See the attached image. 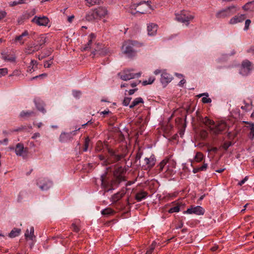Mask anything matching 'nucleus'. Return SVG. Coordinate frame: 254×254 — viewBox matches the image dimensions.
<instances>
[{"label": "nucleus", "instance_id": "1", "mask_svg": "<svg viewBox=\"0 0 254 254\" xmlns=\"http://www.w3.org/2000/svg\"><path fill=\"white\" fill-rule=\"evenodd\" d=\"M123 180L124 177L120 173V169L114 172L113 177L111 179L107 176V172L100 178L102 186L105 189V192L113 190L114 186H118Z\"/></svg>", "mask_w": 254, "mask_h": 254}, {"label": "nucleus", "instance_id": "2", "mask_svg": "<svg viewBox=\"0 0 254 254\" xmlns=\"http://www.w3.org/2000/svg\"><path fill=\"white\" fill-rule=\"evenodd\" d=\"M199 120L201 123L206 126L208 127L211 132L215 135L221 133L227 127V125L225 123L220 122L215 125L213 121L210 120L207 117L205 118L201 117Z\"/></svg>", "mask_w": 254, "mask_h": 254}, {"label": "nucleus", "instance_id": "3", "mask_svg": "<svg viewBox=\"0 0 254 254\" xmlns=\"http://www.w3.org/2000/svg\"><path fill=\"white\" fill-rule=\"evenodd\" d=\"M108 155L106 157L103 155H99L98 157L100 161H102L103 166H108V165L115 163L124 157L122 154H117L116 151L112 149L107 148Z\"/></svg>", "mask_w": 254, "mask_h": 254}, {"label": "nucleus", "instance_id": "4", "mask_svg": "<svg viewBox=\"0 0 254 254\" xmlns=\"http://www.w3.org/2000/svg\"><path fill=\"white\" fill-rule=\"evenodd\" d=\"M141 46V44L135 41H125L122 47V53L128 58L134 56L136 53V48Z\"/></svg>", "mask_w": 254, "mask_h": 254}, {"label": "nucleus", "instance_id": "5", "mask_svg": "<svg viewBox=\"0 0 254 254\" xmlns=\"http://www.w3.org/2000/svg\"><path fill=\"white\" fill-rule=\"evenodd\" d=\"M151 8L150 2L142 1L138 3H134L130 7V12L132 15L136 13L143 14Z\"/></svg>", "mask_w": 254, "mask_h": 254}, {"label": "nucleus", "instance_id": "6", "mask_svg": "<svg viewBox=\"0 0 254 254\" xmlns=\"http://www.w3.org/2000/svg\"><path fill=\"white\" fill-rule=\"evenodd\" d=\"M46 38L44 35H41L37 38L36 43L27 45V47L25 50V53L27 54H31L39 51L43 48V45L46 42Z\"/></svg>", "mask_w": 254, "mask_h": 254}, {"label": "nucleus", "instance_id": "7", "mask_svg": "<svg viewBox=\"0 0 254 254\" xmlns=\"http://www.w3.org/2000/svg\"><path fill=\"white\" fill-rule=\"evenodd\" d=\"M238 10V8L236 6L233 5H231L218 11L216 13V17L218 18L228 17L236 13Z\"/></svg>", "mask_w": 254, "mask_h": 254}, {"label": "nucleus", "instance_id": "8", "mask_svg": "<svg viewBox=\"0 0 254 254\" xmlns=\"http://www.w3.org/2000/svg\"><path fill=\"white\" fill-rule=\"evenodd\" d=\"M194 18L189 11L183 10L180 13L176 14V19L180 22L185 23L186 25H188L190 22Z\"/></svg>", "mask_w": 254, "mask_h": 254}, {"label": "nucleus", "instance_id": "9", "mask_svg": "<svg viewBox=\"0 0 254 254\" xmlns=\"http://www.w3.org/2000/svg\"><path fill=\"white\" fill-rule=\"evenodd\" d=\"M132 69L124 70L118 74V75L123 80L127 81L131 79L138 78L140 76L141 73H132Z\"/></svg>", "mask_w": 254, "mask_h": 254}, {"label": "nucleus", "instance_id": "10", "mask_svg": "<svg viewBox=\"0 0 254 254\" xmlns=\"http://www.w3.org/2000/svg\"><path fill=\"white\" fill-rule=\"evenodd\" d=\"M168 163L169 165L166 167V172L168 175H171L174 174V168H175L174 164L168 162L167 160L164 159L162 160L160 164L158 165L157 167L159 168V172L163 171V169L165 168V166Z\"/></svg>", "mask_w": 254, "mask_h": 254}, {"label": "nucleus", "instance_id": "11", "mask_svg": "<svg viewBox=\"0 0 254 254\" xmlns=\"http://www.w3.org/2000/svg\"><path fill=\"white\" fill-rule=\"evenodd\" d=\"M252 69V63L248 60H245L242 63L239 73L243 76H247L251 73Z\"/></svg>", "mask_w": 254, "mask_h": 254}, {"label": "nucleus", "instance_id": "12", "mask_svg": "<svg viewBox=\"0 0 254 254\" xmlns=\"http://www.w3.org/2000/svg\"><path fill=\"white\" fill-rule=\"evenodd\" d=\"M37 185L42 190H49L53 185L52 182L47 178H39L37 181Z\"/></svg>", "mask_w": 254, "mask_h": 254}, {"label": "nucleus", "instance_id": "13", "mask_svg": "<svg viewBox=\"0 0 254 254\" xmlns=\"http://www.w3.org/2000/svg\"><path fill=\"white\" fill-rule=\"evenodd\" d=\"M204 212V209L200 206H191L190 208L187 209V210L184 212V213L190 214H194L197 215H203Z\"/></svg>", "mask_w": 254, "mask_h": 254}, {"label": "nucleus", "instance_id": "14", "mask_svg": "<svg viewBox=\"0 0 254 254\" xmlns=\"http://www.w3.org/2000/svg\"><path fill=\"white\" fill-rule=\"evenodd\" d=\"M173 79L171 75L167 73L165 70L162 72L160 78V81L164 87H165L169 83H170Z\"/></svg>", "mask_w": 254, "mask_h": 254}, {"label": "nucleus", "instance_id": "15", "mask_svg": "<svg viewBox=\"0 0 254 254\" xmlns=\"http://www.w3.org/2000/svg\"><path fill=\"white\" fill-rule=\"evenodd\" d=\"M32 21L36 23L39 26H47L49 22V19L46 16L37 17L35 16Z\"/></svg>", "mask_w": 254, "mask_h": 254}, {"label": "nucleus", "instance_id": "16", "mask_svg": "<svg viewBox=\"0 0 254 254\" xmlns=\"http://www.w3.org/2000/svg\"><path fill=\"white\" fill-rule=\"evenodd\" d=\"M35 116V112L32 110H23L19 114L20 117L25 120Z\"/></svg>", "mask_w": 254, "mask_h": 254}, {"label": "nucleus", "instance_id": "17", "mask_svg": "<svg viewBox=\"0 0 254 254\" xmlns=\"http://www.w3.org/2000/svg\"><path fill=\"white\" fill-rule=\"evenodd\" d=\"M29 36V32L27 30L24 31L21 35L16 36L14 38L15 42H19L21 45H23L25 41V37Z\"/></svg>", "mask_w": 254, "mask_h": 254}, {"label": "nucleus", "instance_id": "18", "mask_svg": "<svg viewBox=\"0 0 254 254\" xmlns=\"http://www.w3.org/2000/svg\"><path fill=\"white\" fill-rule=\"evenodd\" d=\"M126 193V189H123L120 191L118 192L117 193L114 194L112 196V201L113 202H116L118 200H119L121 198H122L123 196Z\"/></svg>", "mask_w": 254, "mask_h": 254}, {"label": "nucleus", "instance_id": "19", "mask_svg": "<svg viewBox=\"0 0 254 254\" xmlns=\"http://www.w3.org/2000/svg\"><path fill=\"white\" fill-rule=\"evenodd\" d=\"M97 15V19L105 17L107 14L108 11L105 7H100L94 9Z\"/></svg>", "mask_w": 254, "mask_h": 254}, {"label": "nucleus", "instance_id": "20", "mask_svg": "<svg viewBox=\"0 0 254 254\" xmlns=\"http://www.w3.org/2000/svg\"><path fill=\"white\" fill-rule=\"evenodd\" d=\"M158 25L156 24L151 23L147 26L148 34L150 36H154L157 31Z\"/></svg>", "mask_w": 254, "mask_h": 254}, {"label": "nucleus", "instance_id": "21", "mask_svg": "<svg viewBox=\"0 0 254 254\" xmlns=\"http://www.w3.org/2000/svg\"><path fill=\"white\" fill-rule=\"evenodd\" d=\"M148 192L144 190H140L137 192L135 196V199L138 201L145 199L148 196Z\"/></svg>", "mask_w": 254, "mask_h": 254}, {"label": "nucleus", "instance_id": "22", "mask_svg": "<svg viewBox=\"0 0 254 254\" xmlns=\"http://www.w3.org/2000/svg\"><path fill=\"white\" fill-rule=\"evenodd\" d=\"M246 18V16L245 14H241L240 15L235 16V17L232 18L229 23L231 24H234L238 22H241L244 20Z\"/></svg>", "mask_w": 254, "mask_h": 254}, {"label": "nucleus", "instance_id": "23", "mask_svg": "<svg viewBox=\"0 0 254 254\" xmlns=\"http://www.w3.org/2000/svg\"><path fill=\"white\" fill-rule=\"evenodd\" d=\"M85 19L86 21H92L95 19H97V15L95 10L88 12L85 15Z\"/></svg>", "mask_w": 254, "mask_h": 254}, {"label": "nucleus", "instance_id": "24", "mask_svg": "<svg viewBox=\"0 0 254 254\" xmlns=\"http://www.w3.org/2000/svg\"><path fill=\"white\" fill-rule=\"evenodd\" d=\"M34 227H31L30 228V230L27 229L26 232L25 233V237L26 239H29L30 240H33V238L35 237L34 235Z\"/></svg>", "mask_w": 254, "mask_h": 254}, {"label": "nucleus", "instance_id": "25", "mask_svg": "<svg viewBox=\"0 0 254 254\" xmlns=\"http://www.w3.org/2000/svg\"><path fill=\"white\" fill-rule=\"evenodd\" d=\"M155 159L153 157L145 158L144 159L145 163L147 165V167L149 168H151L154 166L155 164Z\"/></svg>", "mask_w": 254, "mask_h": 254}, {"label": "nucleus", "instance_id": "26", "mask_svg": "<svg viewBox=\"0 0 254 254\" xmlns=\"http://www.w3.org/2000/svg\"><path fill=\"white\" fill-rule=\"evenodd\" d=\"M115 213V211L110 207L104 209L101 211V214L107 217L113 215Z\"/></svg>", "mask_w": 254, "mask_h": 254}, {"label": "nucleus", "instance_id": "27", "mask_svg": "<svg viewBox=\"0 0 254 254\" xmlns=\"http://www.w3.org/2000/svg\"><path fill=\"white\" fill-rule=\"evenodd\" d=\"M15 152L17 155L22 156L24 152V148L23 145L21 143L17 144L15 148Z\"/></svg>", "mask_w": 254, "mask_h": 254}, {"label": "nucleus", "instance_id": "28", "mask_svg": "<svg viewBox=\"0 0 254 254\" xmlns=\"http://www.w3.org/2000/svg\"><path fill=\"white\" fill-rule=\"evenodd\" d=\"M21 231V230L20 229L14 228L9 233L8 236L11 238H15L20 235Z\"/></svg>", "mask_w": 254, "mask_h": 254}, {"label": "nucleus", "instance_id": "29", "mask_svg": "<svg viewBox=\"0 0 254 254\" xmlns=\"http://www.w3.org/2000/svg\"><path fill=\"white\" fill-rule=\"evenodd\" d=\"M107 49H101L97 48V49H95V51L92 52V54L93 56L96 55H105L107 54Z\"/></svg>", "mask_w": 254, "mask_h": 254}, {"label": "nucleus", "instance_id": "30", "mask_svg": "<svg viewBox=\"0 0 254 254\" xmlns=\"http://www.w3.org/2000/svg\"><path fill=\"white\" fill-rule=\"evenodd\" d=\"M143 100L142 98L138 97L135 98L129 106L130 108H133L135 106L138 105L139 103H143Z\"/></svg>", "mask_w": 254, "mask_h": 254}, {"label": "nucleus", "instance_id": "31", "mask_svg": "<svg viewBox=\"0 0 254 254\" xmlns=\"http://www.w3.org/2000/svg\"><path fill=\"white\" fill-rule=\"evenodd\" d=\"M28 196V193L26 191H21L18 195L17 201L21 202L23 199L26 198Z\"/></svg>", "mask_w": 254, "mask_h": 254}, {"label": "nucleus", "instance_id": "32", "mask_svg": "<svg viewBox=\"0 0 254 254\" xmlns=\"http://www.w3.org/2000/svg\"><path fill=\"white\" fill-rule=\"evenodd\" d=\"M104 148V144L101 141H98L96 143L95 147V151L96 152H100L103 151Z\"/></svg>", "mask_w": 254, "mask_h": 254}, {"label": "nucleus", "instance_id": "33", "mask_svg": "<svg viewBox=\"0 0 254 254\" xmlns=\"http://www.w3.org/2000/svg\"><path fill=\"white\" fill-rule=\"evenodd\" d=\"M69 135H70L69 134L67 133H65V132L62 133L59 137L60 141H61V142L66 141L67 140L68 138L69 137Z\"/></svg>", "mask_w": 254, "mask_h": 254}, {"label": "nucleus", "instance_id": "34", "mask_svg": "<svg viewBox=\"0 0 254 254\" xmlns=\"http://www.w3.org/2000/svg\"><path fill=\"white\" fill-rule=\"evenodd\" d=\"M35 105L37 109L42 113L45 114L46 112V110L44 108L43 104L41 103L35 102Z\"/></svg>", "mask_w": 254, "mask_h": 254}, {"label": "nucleus", "instance_id": "35", "mask_svg": "<svg viewBox=\"0 0 254 254\" xmlns=\"http://www.w3.org/2000/svg\"><path fill=\"white\" fill-rule=\"evenodd\" d=\"M86 2V5L88 6L93 5L96 4H99L102 0H85Z\"/></svg>", "mask_w": 254, "mask_h": 254}, {"label": "nucleus", "instance_id": "36", "mask_svg": "<svg viewBox=\"0 0 254 254\" xmlns=\"http://www.w3.org/2000/svg\"><path fill=\"white\" fill-rule=\"evenodd\" d=\"M203 158V155L202 153L201 152H197L195 156V157H194V160H195V161L197 162H199L200 161H201L202 160Z\"/></svg>", "mask_w": 254, "mask_h": 254}, {"label": "nucleus", "instance_id": "37", "mask_svg": "<svg viewBox=\"0 0 254 254\" xmlns=\"http://www.w3.org/2000/svg\"><path fill=\"white\" fill-rule=\"evenodd\" d=\"M180 206L176 205L170 208L169 210H168V212L170 213L174 212H178L180 211Z\"/></svg>", "mask_w": 254, "mask_h": 254}, {"label": "nucleus", "instance_id": "38", "mask_svg": "<svg viewBox=\"0 0 254 254\" xmlns=\"http://www.w3.org/2000/svg\"><path fill=\"white\" fill-rule=\"evenodd\" d=\"M131 98L130 97H125L123 101V104L124 106H127L129 105L130 102Z\"/></svg>", "mask_w": 254, "mask_h": 254}, {"label": "nucleus", "instance_id": "39", "mask_svg": "<svg viewBox=\"0 0 254 254\" xmlns=\"http://www.w3.org/2000/svg\"><path fill=\"white\" fill-rule=\"evenodd\" d=\"M8 70L6 68L0 69V77H2L7 73Z\"/></svg>", "mask_w": 254, "mask_h": 254}, {"label": "nucleus", "instance_id": "40", "mask_svg": "<svg viewBox=\"0 0 254 254\" xmlns=\"http://www.w3.org/2000/svg\"><path fill=\"white\" fill-rule=\"evenodd\" d=\"M232 145V143L230 141H226L223 144V148L227 150L228 148Z\"/></svg>", "mask_w": 254, "mask_h": 254}, {"label": "nucleus", "instance_id": "41", "mask_svg": "<svg viewBox=\"0 0 254 254\" xmlns=\"http://www.w3.org/2000/svg\"><path fill=\"white\" fill-rule=\"evenodd\" d=\"M89 139L88 138H86L85 140L84 146L83 149V151H87L89 146Z\"/></svg>", "mask_w": 254, "mask_h": 254}, {"label": "nucleus", "instance_id": "42", "mask_svg": "<svg viewBox=\"0 0 254 254\" xmlns=\"http://www.w3.org/2000/svg\"><path fill=\"white\" fill-rule=\"evenodd\" d=\"M72 95L74 97L78 98L81 95V92L79 91L73 90Z\"/></svg>", "mask_w": 254, "mask_h": 254}, {"label": "nucleus", "instance_id": "43", "mask_svg": "<svg viewBox=\"0 0 254 254\" xmlns=\"http://www.w3.org/2000/svg\"><path fill=\"white\" fill-rule=\"evenodd\" d=\"M251 23V21L250 20V19H247L245 21V27H244V30L245 31H247L249 28V26L250 25Z\"/></svg>", "mask_w": 254, "mask_h": 254}, {"label": "nucleus", "instance_id": "44", "mask_svg": "<svg viewBox=\"0 0 254 254\" xmlns=\"http://www.w3.org/2000/svg\"><path fill=\"white\" fill-rule=\"evenodd\" d=\"M71 228L74 232L76 233L78 232L80 230L79 227L77 226H76L74 223L72 224Z\"/></svg>", "mask_w": 254, "mask_h": 254}, {"label": "nucleus", "instance_id": "45", "mask_svg": "<svg viewBox=\"0 0 254 254\" xmlns=\"http://www.w3.org/2000/svg\"><path fill=\"white\" fill-rule=\"evenodd\" d=\"M52 59H51L49 61H46L44 63V66L45 68H49L50 67L52 63Z\"/></svg>", "mask_w": 254, "mask_h": 254}, {"label": "nucleus", "instance_id": "46", "mask_svg": "<svg viewBox=\"0 0 254 254\" xmlns=\"http://www.w3.org/2000/svg\"><path fill=\"white\" fill-rule=\"evenodd\" d=\"M47 76V73H42V74H40L39 75L35 76L33 77V78H32L31 79V80H32L33 79H35L39 78V77L43 78H45V77H46Z\"/></svg>", "mask_w": 254, "mask_h": 254}, {"label": "nucleus", "instance_id": "47", "mask_svg": "<svg viewBox=\"0 0 254 254\" xmlns=\"http://www.w3.org/2000/svg\"><path fill=\"white\" fill-rule=\"evenodd\" d=\"M202 101L204 103H210L211 102V99L207 97H203L202 98Z\"/></svg>", "mask_w": 254, "mask_h": 254}, {"label": "nucleus", "instance_id": "48", "mask_svg": "<svg viewBox=\"0 0 254 254\" xmlns=\"http://www.w3.org/2000/svg\"><path fill=\"white\" fill-rule=\"evenodd\" d=\"M248 179H249V177L246 176L243 180H242V181H241L240 182L238 183V185H239L240 186H242L243 184H244L245 183V182L246 181H247L248 180Z\"/></svg>", "mask_w": 254, "mask_h": 254}, {"label": "nucleus", "instance_id": "49", "mask_svg": "<svg viewBox=\"0 0 254 254\" xmlns=\"http://www.w3.org/2000/svg\"><path fill=\"white\" fill-rule=\"evenodd\" d=\"M26 128V126H21L20 127L15 129H13V130L11 131V132H14V131H20L22 130H24Z\"/></svg>", "mask_w": 254, "mask_h": 254}, {"label": "nucleus", "instance_id": "50", "mask_svg": "<svg viewBox=\"0 0 254 254\" xmlns=\"http://www.w3.org/2000/svg\"><path fill=\"white\" fill-rule=\"evenodd\" d=\"M6 15V12L4 11H0V20L4 18Z\"/></svg>", "mask_w": 254, "mask_h": 254}, {"label": "nucleus", "instance_id": "51", "mask_svg": "<svg viewBox=\"0 0 254 254\" xmlns=\"http://www.w3.org/2000/svg\"><path fill=\"white\" fill-rule=\"evenodd\" d=\"M207 167V164L206 163H203V164L200 167H198V170H199L200 171H204L206 169Z\"/></svg>", "mask_w": 254, "mask_h": 254}, {"label": "nucleus", "instance_id": "52", "mask_svg": "<svg viewBox=\"0 0 254 254\" xmlns=\"http://www.w3.org/2000/svg\"><path fill=\"white\" fill-rule=\"evenodd\" d=\"M252 3V2H248L245 5H244L243 6V8L245 10H248L250 8L249 7V5L251 4Z\"/></svg>", "mask_w": 254, "mask_h": 254}, {"label": "nucleus", "instance_id": "53", "mask_svg": "<svg viewBox=\"0 0 254 254\" xmlns=\"http://www.w3.org/2000/svg\"><path fill=\"white\" fill-rule=\"evenodd\" d=\"M91 42H92V40H91V39L89 40V41H88V43H87V45H85V47L83 48V50H84V51H86V50H88V48L89 47V46H90V44H91Z\"/></svg>", "mask_w": 254, "mask_h": 254}, {"label": "nucleus", "instance_id": "54", "mask_svg": "<svg viewBox=\"0 0 254 254\" xmlns=\"http://www.w3.org/2000/svg\"><path fill=\"white\" fill-rule=\"evenodd\" d=\"M147 80L148 81V83H149V84H151L155 80V78L154 77H150Z\"/></svg>", "mask_w": 254, "mask_h": 254}, {"label": "nucleus", "instance_id": "55", "mask_svg": "<svg viewBox=\"0 0 254 254\" xmlns=\"http://www.w3.org/2000/svg\"><path fill=\"white\" fill-rule=\"evenodd\" d=\"M141 81L140 80H138L136 82H133L132 83H131L130 85L132 87H135L137 84H138L139 83H140Z\"/></svg>", "mask_w": 254, "mask_h": 254}, {"label": "nucleus", "instance_id": "56", "mask_svg": "<svg viewBox=\"0 0 254 254\" xmlns=\"http://www.w3.org/2000/svg\"><path fill=\"white\" fill-rule=\"evenodd\" d=\"M40 136V134L39 132H36L34 133L33 135L32 138V139H36L37 137H39Z\"/></svg>", "mask_w": 254, "mask_h": 254}, {"label": "nucleus", "instance_id": "57", "mask_svg": "<svg viewBox=\"0 0 254 254\" xmlns=\"http://www.w3.org/2000/svg\"><path fill=\"white\" fill-rule=\"evenodd\" d=\"M33 125L35 126H36L38 128H40L43 126V124L41 122H40L39 123L36 124L35 123H33Z\"/></svg>", "mask_w": 254, "mask_h": 254}, {"label": "nucleus", "instance_id": "58", "mask_svg": "<svg viewBox=\"0 0 254 254\" xmlns=\"http://www.w3.org/2000/svg\"><path fill=\"white\" fill-rule=\"evenodd\" d=\"M13 130H9V131L4 130L3 131V134L4 135H7L8 134H11L13 132H11Z\"/></svg>", "mask_w": 254, "mask_h": 254}, {"label": "nucleus", "instance_id": "59", "mask_svg": "<svg viewBox=\"0 0 254 254\" xmlns=\"http://www.w3.org/2000/svg\"><path fill=\"white\" fill-rule=\"evenodd\" d=\"M35 65H37V62L34 60H32L31 61L30 65L34 67Z\"/></svg>", "mask_w": 254, "mask_h": 254}, {"label": "nucleus", "instance_id": "60", "mask_svg": "<svg viewBox=\"0 0 254 254\" xmlns=\"http://www.w3.org/2000/svg\"><path fill=\"white\" fill-rule=\"evenodd\" d=\"M137 90V88H135L133 89H130L128 91V94L130 95H131L134 94V93Z\"/></svg>", "mask_w": 254, "mask_h": 254}, {"label": "nucleus", "instance_id": "61", "mask_svg": "<svg viewBox=\"0 0 254 254\" xmlns=\"http://www.w3.org/2000/svg\"><path fill=\"white\" fill-rule=\"evenodd\" d=\"M250 129H251V132L254 133V124L250 123Z\"/></svg>", "mask_w": 254, "mask_h": 254}, {"label": "nucleus", "instance_id": "62", "mask_svg": "<svg viewBox=\"0 0 254 254\" xmlns=\"http://www.w3.org/2000/svg\"><path fill=\"white\" fill-rule=\"evenodd\" d=\"M217 150H218L217 148H216L215 147H212L211 148L208 149L209 151H212L214 152H216L217 151Z\"/></svg>", "mask_w": 254, "mask_h": 254}, {"label": "nucleus", "instance_id": "63", "mask_svg": "<svg viewBox=\"0 0 254 254\" xmlns=\"http://www.w3.org/2000/svg\"><path fill=\"white\" fill-rule=\"evenodd\" d=\"M186 82V80L185 79H182L181 80L180 82L179 83V84L178 85L179 86H183V85H184V84Z\"/></svg>", "mask_w": 254, "mask_h": 254}, {"label": "nucleus", "instance_id": "64", "mask_svg": "<svg viewBox=\"0 0 254 254\" xmlns=\"http://www.w3.org/2000/svg\"><path fill=\"white\" fill-rule=\"evenodd\" d=\"M154 248L152 247L149 250L147 251L145 254H152V252L154 250Z\"/></svg>", "mask_w": 254, "mask_h": 254}]
</instances>
